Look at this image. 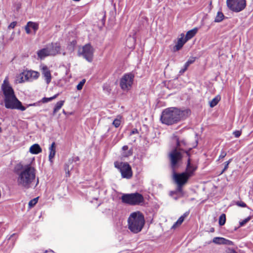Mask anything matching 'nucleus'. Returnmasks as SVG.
I'll list each match as a JSON object with an SVG mask.
<instances>
[{"label":"nucleus","mask_w":253,"mask_h":253,"mask_svg":"<svg viewBox=\"0 0 253 253\" xmlns=\"http://www.w3.org/2000/svg\"><path fill=\"white\" fill-rule=\"evenodd\" d=\"M27 25L32 28L35 32H36L39 28V24L37 23L29 21L27 23Z\"/></svg>","instance_id":"cd10ccee"},{"label":"nucleus","mask_w":253,"mask_h":253,"mask_svg":"<svg viewBox=\"0 0 253 253\" xmlns=\"http://www.w3.org/2000/svg\"><path fill=\"white\" fill-rule=\"evenodd\" d=\"M114 166L119 170L123 178L129 179L132 177L131 168L127 163L116 161L114 163Z\"/></svg>","instance_id":"0eeeda50"},{"label":"nucleus","mask_w":253,"mask_h":253,"mask_svg":"<svg viewBox=\"0 0 253 253\" xmlns=\"http://www.w3.org/2000/svg\"><path fill=\"white\" fill-rule=\"evenodd\" d=\"M226 253H237V252L233 249H228L226 251Z\"/></svg>","instance_id":"49530a36"},{"label":"nucleus","mask_w":253,"mask_h":253,"mask_svg":"<svg viewBox=\"0 0 253 253\" xmlns=\"http://www.w3.org/2000/svg\"><path fill=\"white\" fill-rule=\"evenodd\" d=\"M106 89L108 92H109V91H110V89L109 87H107V88H106Z\"/></svg>","instance_id":"5fc2aeb1"},{"label":"nucleus","mask_w":253,"mask_h":253,"mask_svg":"<svg viewBox=\"0 0 253 253\" xmlns=\"http://www.w3.org/2000/svg\"><path fill=\"white\" fill-rule=\"evenodd\" d=\"M94 49L90 44L87 43L83 46L79 50V55L82 56L87 61L91 62L93 60Z\"/></svg>","instance_id":"9d476101"},{"label":"nucleus","mask_w":253,"mask_h":253,"mask_svg":"<svg viewBox=\"0 0 253 253\" xmlns=\"http://www.w3.org/2000/svg\"><path fill=\"white\" fill-rule=\"evenodd\" d=\"M1 89L3 95L5 107L7 109H17L22 111L26 110V107L17 98L14 91L10 85L8 79L6 77L1 85Z\"/></svg>","instance_id":"f257e3e1"},{"label":"nucleus","mask_w":253,"mask_h":253,"mask_svg":"<svg viewBox=\"0 0 253 253\" xmlns=\"http://www.w3.org/2000/svg\"><path fill=\"white\" fill-rule=\"evenodd\" d=\"M128 149V147L127 145H125L122 147V150L123 152L122 153V155L124 157H127L131 156L132 154V149H129L127 151Z\"/></svg>","instance_id":"5701e85b"},{"label":"nucleus","mask_w":253,"mask_h":253,"mask_svg":"<svg viewBox=\"0 0 253 253\" xmlns=\"http://www.w3.org/2000/svg\"><path fill=\"white\" fill-rule=\"evenodd\" d=\"M188 113L187 110H181L177 108H169L162 112L161 121L163 124L171 125L186 118Z\"/></svg>","instance_id":"7ed1b4c3"},{"label":"nucleus","mask_w":253,"mask_h":253,"mask_svg":"<svg viewBox=\"0 0 253 253\" xmlns=\"http://www.w3.org/2000/svg\"><path fill=\"white\" fill-rule=\"evenodd\" d=\"M42 73L45 78L46 83L48 84L51 80L50 71L46 66H43L42 68Z\"/></svg>","instance_id":"2eb2a0df"},{"label":"nucleus","mask_w":253,"mask_h":253,"mask_svg":"<svg viewBox=\"0 0 253 253\" xmlns=\"http://www.w3.org/2000/svg\"><path fill=\"white\" fill-rule=\"evenodd\" d=\"M76 43H77L76 41H75V40L72 41L68 44V46L67 47V49L70 52H72L74 50L75 47L76 46Z\"/></svg>","instance_id":"a878e982"},{"label":"nucleus","mask_w":253,"mask_h":253,"mask_svg":"<svg viewBox=\"0 0 253 253\" xmlns=\"http://www.w3.org/2000/svg\"><path fill=\"white\" fill-rule=\"evenodd\" d=\"M195 61V59L194 58H192L191 59L188 60L187 62L189 64H192Z\"/></svg>","instance_id":"de8ad7c7"},{"label":"nucleus","mask_w":253,"mask_h":253,"mask_svg":"<svg viewBox=\"0 0 253 253\" xmlns=\"http://www.w3.org/2000/svg\"><path fill=\"white\" fill-rule=\"evenodd\" d=\"M223 241L224 238L222 237H214L212 239V242L217 245L223 244Z\"/></svg>","instance_id":"c85d7f7f"},{"label":"nucleus","mask_w":253,"mask_h":253,"mask_svg":"<svg viewBox=\"0 0 253 253\" xmlns=\"http://www.w3.org/2000/svg\"><path fill=\"white\" fill-rule=\"evenodd\" d=\"M123 203L131 206L139 205L144 202L143 196L138 193L124 194L121 197Z\"/></svg>","instance_id":"39448f33"},{"label":"nucleus","mask_w":253,"mask_h":253,"mask_svg":"<svg viewBox=\"0 0 253 253\" xmlns=\"http://www.w3.org/2000/svg\"><path fill=\"white\" fill-rule=\"evenodd\" d=\"M224 17V14L220 11H218L217 13V15L215 18L214 22H220L223 19Z\"/></svg>","instance_id":"bb28decb"},{"label":"nucleus","mask_w":253,"mask_h":253,"mask_svg":"<svg viewBox=\"0 0 253 253\" xmlns=\"http://www.w3.org/2000/svg\"><path fill=\"white\" fill-rule=\"evenodd\" d=\"M138 133V130L136 128H134L131 130L130 132V135H132L134 134Z\"/></svg>","instance_id":"c03bdc74"},{"label":"nucleus","mask_w":253,"mask_h":253,"mask_svg":"<svg viewBox=\"0 0 253 253\" xmlns=\"http://www.w3.org/2000/svg\"><path fill=\"white\" fill-rule=\"evenodd\" d=\"M177 187L176 188V190L177 192L179 193H181L182 192V187L184 185L183 184H177Z\"/></svg>","instance_id":"58836bf2"},{"label":"nucleus","mask_w":253,"mask_h":253,"mask_svg":"<svg viewBox=\"0 0 253 253\" xmlns=\"http://www.w3.org/2000/svg\"><path fill=\"white\" fill-rule=\"evenodd\" d=\"M214 228H211V229H210V231H211V232H214Z\"/></svg>","instance_id":"864d4df0"},{"label":"nucleus","mask_w":253,"mask_h":253,"mask_svg":"<svg viewBox=\"0 0 253 253\" xmlns=\"http://www.w3.org/2000/svg\"><path fill=\"white\" fill-rule=\"evenodd\" d=\"M232 159H230L228 161H226L224 163V169L222 171L221 173H223L224 171H225L228 168V165L230 163V162L232 161Z\"/></svg>","instance_id":"c9c22d12"},{"label":"nucleus","mask_w":253,"mask_h":253,"mask_svg":"<svg viewBox=\"0 0 253 253\" xmlns=\"http://www.w3.org/2000/svg\"><path fill=\"white\" fill-rule=\"evenodd\" d=\"M197 167L191 164L190 159L189 158L187 161L186 171L184 172L186 173L189 177L192 176L194 175L195 171L196 170Z\"/></svg>","instance_id":"4468645a"},{"label":"nucleus","mask_w":253,"mask_h":253,"mask_svg":"<svg viewBox=\"0 0 253 253\" xmlns=\"http://www.w3.org/2000/svg\"><path fill=\"white\" fill-rule=\"evenodd\" d=\"M50 252L53 253V251L52 250H50Z\"/></svg>","instance_id":"bf43d9fd"},{"label":"nucleus","mask_w":253,"mask_h":253,"mask_svg":"<svg viewBox=\"0 0 253 253\" xmlns=\"http://www.w3.org/2000/svg\"><path fill=\"white\" fill-rule=\"evenodd\" d=\"M172 172L173 179L176 184H185L189 178L188 175L184 172L181 173H176V169H174V171H172Z\"/></svg>","instance_id":"9b49d317"},{"label":"nucleus","mask_w":253,"mask_h":253,"mask_svg":"<svg viewBox=\"0 0 253 253\" xmlns=\"http://www.w3.org/2000/svg\"><path fill=\"white\" fill-rule=\"evenodd\" d=\"M187 70V69L185 68L184 67L183 69H181L179 73H183L184 72H185Z\"/></svg>","instance_id":"09e8293b"},{"label":"nucleus","mask_w":253,"mask_h":253,"mask_svg":"<svg viewBox=\"0 0 253 253\" xmlns=\"http://www.w3.org/2000/svg\"><path fill=\"white\" fill-rule=\"evenodd\" d=\"M47 47L49 49L51 56H54L60 53L61 46L58 42L51 43Z\"/></svg>","instance_id":"ddd939ff"},{"label":"nucleus","mask_w":253,"mask_h":253,"mask_svg":"<svg viewBox=\"0 0 253 253\" xmlns=\"http://www.w3.org/2000/svg\"><path fill=\"white\" fill-rule=\"evenodd\" d=\"M49 154L48 156L49 161L52 163V159L54 158L56 153V144L55 142H53L49 147Z\"/></svg>","instance_id":"6ab92c4d"},{"label":"nucleus","mask_w":253,"mask_h":253,"mask_svg":"<svg viewBox=\"0 0 253 253\" xmlns=\"http://www.w3.org/2000/svg\"><path fill=\"white\" fill-rule=\"evenodd\" d=\"M63 55H65V52H63Z\"/></svg>","instance_id":"4d7b16f0"},{"label":"nucleus","mask_w":253,"mask_h":253,"mask_svg":"<svg viewBox=\"0 0 253 253\" xmlns=\"http://www.w3.org/2000/svg\"><path fill=\"white\" fill-rule=\"evenodd\" d=\"M174 139L176 142V148L177 149L185 152L187 156L189 157L190 154L188 151L184 150L183 147L187 146V142L184 139L179 140V138L177 136H174Z\"/></svg>","instance_id":"f8f14e48"},{"label":"nucleus","mask_w":253,"mask_h":253,"mask_svg":"<svg viewBox=\"0 0 253 253\" xmlns=\"http://www.w3.org/2000/svg\"><path fill=\"white\" fill-rule=\"evenodd\" d=\"M64 100H61L56 103L53 111V115H54L61 108L64 104Z\"/></svg>","instance_id":"b1692460"},{"label":"nucleus","mask_w":253,"mask_h":253,"mask_svg":"<svg viewBox=\"0 0 253 253\" xmlns=\"http://www.w3.org/2000/svg\"><path fill=\"white\" fill-rule=\"evenodd\" d=\"M58 95H59V94L57 93L51 97H48V98L47 97H43L42 98V101L43 103L51 101L52 100L55 99L58 96Z\"/></svg>","instance_id":"c756f323"},{"label":"nucleus","mask_w":253,"mask_h":253,"mask_svg":"<svg viewBox=\"0 0 253 253\" xmlns=\"http://www.w3.org/2000/svg\"><path fill=\"white\" fill-rule=\"evenodd\" d=\"M251 219V216H249V217H247L246 218H245V219H244L243 220H242V221H241L240 222V226H242L244 225L249 221H250Z\"/></svg>","instance_id":"e433bc0d"},{"label":"nucleus","mask_w":253,"mask_h":253,"mask_svg":"<svg viewBox=\"0 0 253 253\" xmlns=\"http://www.w3.org/2000/svg\"><path fill=\"white\" fill-rule=\"evenodd\" d=\"M128 228L133 233H138L142 229L145 219L143 214L139 211L134 212L130 214L128 220Z\"/></svg>","instance_id":"20e7f679"},{"label":"nucleus","mask_w":253,"mask_h":253,"mask_svg":"<svg viewBox=\"0 0 253 253\" xmlns=\"http://www.w3.org/2000/svg\"><path fill=\"white\" fill-rule=\"evenodd\" d=\"M223 245H233V243L231 241L224 238Z\"/></svg>","instance_id":"4c0bfd02"},{"label":"nucleus","mask_w":253,"mask_h":253,"mask_svg":"<svg viewBox=\"0 0 253 253\" xmlns=\"http://www.w3.org/2000/svg\"><path fill=\"white\" fill-rule=\"evenodd\" d=\"M189 65H190L186 62L185 63V64L184 65V67L187 69V68H188V67H189Z\"/></svg>","instance_id":"8fccbe9b"},{"label":"nucleus","mask_w":253,"mask_h":253,"mask_svg":"<svg viewBox=\"0 0 253 253\" xmlns=\"http://www.w3.org/2000/svg\"><path fill=\"white\" fill-rule=\"evenodd\" d=\"M121 117L118 116L117 118L114 120L113 125L115 127H118L120 126L121 124Z\"/></svg>","instance_id":"2f4dec72"},{"label":"nucleus","mask_w":253,"mask_h":253,"mask_svg":"<svg viewBox=\"0 0 253 253\" xmlns=\"http://www.w3.org/2000/svg\"><path fill=\"white\" fill-rule=\"evenodd\" d=\"M15 172L18 175L17 184L26 189H29L36 178V170L30 165L23 167L17 166L15 169Z\"/></svg>","instance_id":"f03ea898"},{"label":"nucleus","mask_w":253,"mask_h":253,"mask_svg":"<svg viewBox=\"0 0 253 253\" xmlns=\"http://www.w3.org/2000/svg\"><path fill=\"white\" fill-rule=\"evenodd\" d=\"M64 170L66 172V176H70V169L69 167V165L68 164H65L64 166Z\"/></svg>","instance_id":"f704fd0d"},{"label":"nucleus","mask_w":253,"mask_h":253,"mask_svg":"<svg viewBox=\"0 0 253 253\" xmlns=\"http://www.w3.org/2000/svg\"><path fill=\"white\" fill-rule=\"evenodd\" d=\"M47 252H48L47 251H45L44 253H47Z\"/></svg>","instance_id":"052dcab7"},{"label":"nucleus","mask_w":253,"mask_h":253,"mask_svg":"<svg viewBox=\"0 0 253 253\" xmlns=\"http://www.w3.org/2000/svg\"><path fill=\"white\" fill-rule=\"evenodd\" d=\"M233 134L235 137H239L241 134V131L239 130H236L233 132Z\"/></svg>","instance_id":"79ce46f5"},{"label":"nucleus","mask_w":253,"mask_h":253,"mask_svg":"<svg viewBox=\"0 0 253 253\" xmlns=\"http://www.w3.org/2000/svg\"><path fill=\"white\" fill-rule=\"evenodd\" d=\"M38 198H35L30 201L29 202V206L30 208L33 207L38 202Z\"/></svg>","instance_id":"473e14b6"},{"label":"nucleus","mask_w":253,"mask_h":253,"mask_svg":"<svg viewBox=\"0 0 253 253\" xmlns=\"http://www.w3.org/2000/svg\"><path fill=\"white\" fill-rule=\"evenodd\" d=\"M85 83V80L83 79L77 85V89L79 90H81L83 88V87L84 85V84Z\"/></svg>","instance_id":"72a5a7b5"},{"label":"nucleus","mask_w":253,"mask_h":253,"mask_svg":"<svg viewBox=\"0 0 253 253\" xmlns=\"http://www.w3.org/2000/svg\"><path fill=\"white\" fill-rule=\"evenodd\" d=\"M170 161V167L172 171L179 167V163L181 161L182 155L181 153L177 148L173 149L169 155Z\"/></svg>","instance_id":"6e6552de"},{"label":"nucleus","mask_w":253,"mask_h":253,"mask_svg":"<svg viewBox=\"0 0 253 253\" xmlns=\"http://www.w3.org/2000/svg\"><path fill=\"white\" fill-rule=\"evenodd\" d=\"M184 37V35L183 34H182L181 35V38H179L177 40V43L173 47V50L174 51H178L180 50L184 43L187 42L186 40L184 38L183 39Z\"/></svg>","instance_id":"dca6fc26"},{"label":"nucleus","mask_w":253,"mask_h":253,"mask_svg":"<svg viewBox=\"0 0 253 253\" xmlns=\"http://www.w3.org/2000/svg\"><path fill=\"white\" fill-rule=\"evenodd\" d=\"M221 99V97L220 95H216L214 98H213L210 102V106L212 108L214 106H215L218 102L220 101Z\"/></svg>","instance_id":"393cba45"},{"label":"nucleus","mask_w":253,"mask_h":253,"mask_svg":"<svg viewBox=\"0 0 253 253\" xmlns=\"http://www.w3.org/2000/svg\"><path fill=\"white\" fill-rule=\"evenodd\" d=\"M103 89L105 90V87L104 86H103Z\"/></svg>","instance_id":"13d9d810"},{"label":"nucleus","mask_w":253,"mask_h":253,"mask_svg":"<svg viewBox=\"0 0 253 253\" xmlns=\"http://www.w3.org/2000/svg\"><path fill=\"white\" fill-rule=\"evenodd\" d=\"M189 214V211H186L182 215H181L177 220V221L173 225L172 228H175L177 226L180 225L184 220L185 217H186Z\"/></svg>","instance_id":"412c9836"},{"label":"nucleus","mask_w":253,"mask_h":253,"mask_svg":"<svg viewBox=\"0 0 253 253\" xmlns=\"http://www.w3.org/2000/svg\"><path fill=\"white\" fill-rule=\"evenodd\" d=\"M237 205L241 207H246V204L243 202H238Z\"/></svg>","instance_id":"37998d69"},{"label":"nucleus","mask_w":253,"mask_h":253,"mask_svg":"<svg viewBox=\"0 0 253 253\" xmlns=\"http://www.w3.org/2000/svg\"><path fill=\"white\" fill-rule=\"evenodd\" d=\"M16 25H17V22H16V21L12 22L8 26V29H13L15 27Z\"/></svg>","instance_id":"a19ab883"},{"label":"nucleus","mask_w":253,"mask_h":253,"mask_svg":"<svg viewBox=\"0 0 253 253\" xmlns=\"http://www.w3.org/2000/svg\"><path fill=\"white\" fill-rule=\"evenodd\" d=\"M37 54L38 57L41 59H43L46 56L51 55L49 49L47 47L39 50L37 52Z\"/></svg>","instance_id":"a211bd4d"},{"label":"nucleus","mask_w":253,"mask_h":253,"mask_svg":"<svg viewBox=\"0 0 253 253\" xmlns=\"http://www.w3.org/2000/svg\"><path fill=\"white\" fill-rule=\"evenodd\" d=\"M228 8L235 12H239L244 10L246 6V0H227Z\"/></svg>","instance_id":"1a4fd4ad"},{"label":"nucleus","mask_w":253,"mask_h":253,"mask_svg":"<svg viewBox=\"0 0 253 253\" xmlns=\"http://www.w3.org/2000/svg\"><path fill=\"white\" fill-rule=\"evenodd\" d=\"M74 160L75 162H77V161H78L80 160V158L79 157L77 156V157H75Z\"/></svg>","instance_id":"3c124183"},{"label":"nucleus","mask_w":253,"mask_h":253,"mask_svg":"<svg viewBox=\"0 0 253 253\" xmlns=\"http://www.w3.org/2000/svg\"><path fill=\"white\" fill-rule=\"evenodd\" d=\"M38 183H39V178H37V183H36V185H37V184H38Z\"/></svg>","instance_id":"6e6d98bb"},{"label":"nucleus","mask_w":253,"mask_h":253,"mask_svg":"<svg viewBox=\"0 0 253 253\" xmlns=\"http://www.w3.org/2000/svg\"><path fill=\"white\" fill-rule=\"evenodd\" d=\"M198 28H194L189 31H188L185 35V39L186 41H188L189 40L192 39L197 33Z\"/></svg>","instance_id":"4be33fe9"},{"label":"nucleus","mask_w":253,"mask_h":253,"mask_svg":"<svg viewBox=\"0 0 253 253\" xmlns=\"http://www.w3.org/2000/svg\"><path fill=\"white\" fill-rule=\"evenodd\" d=\"M29 151L32 154H38L42 151V149L38 144H34L30 147Z\"/></svg>","instance_id":"aec40b11"},{"label":"nucleus","mask_w":253,"mask_h":253,"mask_svg":"<svg viewBox=\"0 0 253 253\" xmlns=\"http://www.w3.org/2000/svg\"><path fill=\"white\" fill-rule=\"evenodd\" d=\"M134 74L132 72L125 74L120 79V86L124 91L130 90L134 81Z\"/></svg>","instance_id":"423d86ee"},{"label":"nucleus","mask_w":253,"mask_h":253,"mask_svg":"<svg viewBox=\"0 0 253 253\" xmlns=\"http://www.w3.org/2000/svg\"><path fill=\"white\" fill-rule=\"evenodd\" d=\"M30 27L28 26L27 25H26V26L25 27V30H26V32L27 34H30L31 33V30L30 29Z\"/></svg>","instance_id":"a18cd8bd"},{"label":"nucleus","mask_w":253,"mask_h":253,"mask_svg":"<svg viewBox=\"0 0 253 253\" xmlns=\"http://www.w3.org/2000/svg\"><path fill=\"white\" fill-rule=\"evenodd\" d=\"M25 77L27 80L37 79L40 75L39 72L34 71H28L24 72Z\"/></svg>","instance_id":"f3484780"},{"label":"nucleus","mask_w":253,"mask_h":253,"mask_svg":"<svg viewBox=\"0 0 253 253\" xmlns=\"http://www.w3.org/2000/svg\"><path fill=\"white\" fill-rule=\"evenodd\" d=\"M226 221V215L224 213H222L219 218V224L222 226L225 224Z\"/></svg>","instance_id":"7c9ffc66"},{"label":"nucleus","mask_w":253,"mask_h":253,"mask_svg":"<svg viewBox=\"0 0 253 253\" xmlns=\"http://www.w3.org/2000/svg\"><path fill=\"white\" fill-rule=\"evenodd\" d=\"M14 32H13V34H12V35H11V37H10V39H9L10 41H12V40H13V36H13V35H14Z\"/></svg>","instance_id":"603ef678"},{"label":"nucleus","mask_w":253,"mask_h":253,"mask_svg":"<svg viewBox=\"0 0 253 253\" xmlns=\"http://www.w3.org/2000/svg\"><path fill=\"white\" fill-rule=\"evenodd\" d=\"M227 155V153L226 151L224 150H222L221 151L220 154L219 156V159L224 158Z\"/></svg>","instance_id":"ea45409f"}]
</instances>
